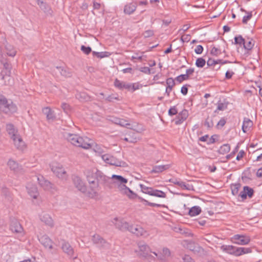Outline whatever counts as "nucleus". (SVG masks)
<instances>
[{"mask_svg":"<svg viewBox=\"0 0 262 262\" xmlns=\"http://www.w3.org/2000/svg\"><path fill=\"white\" fill-rule=\"evenodd\" d=\"M111 179L113 180V183L118 185V184L127 183L128 180L127 179L120 175L113 174Z\"/></svg>","mask_w":262,"mask_h":262,"instance_id":"nucleus-31","label":"nucleus"},{"mask_svg":"<svg viewBox=\"0 0 262 262\" xmlns=\"http://www.w3.org/2000/svg\"><path fill=\"white\" fill-rule=\"evenodd\" d=\"M42 113L46 116V118L49 121H53L56 117L54 112L50 107H46L42 108Z\"/></svg>","mask_w":262,"mask_h":262,"instance_id":"nucleus-26","label":"nucleus"},{"mask_svg":"<svg viewBox=\"0 0 262 262\" xmlns=\"http://www.w3.org/2000/svg\"><path fill=\"white\" fill-rule=\"evenodd\" d=\"M125 184L126 183L118 184V185H117L118 190L123 194H124L125 192L129 188L125 185Z\"/></svg>","mask_w":262,"mask_h":262,"instance_id":"nucleus-46","label":"nucleus"},{"mask_svg":"<svg viewBox=\"0 0 262 262\" xmlns=\"http://www.w3.org/2000/svg\"><path fill=\"white\" fill-rule=\"evenodd\" d=\"M237 247L232 245H222L221 247V249L227 253L232 254L235 256L237 255Z\"/></svg>","mask_w":262,"mask_h":262,"instance_id":"nucleus-22","label":"nucleus"},{"mask_svg":"<svg viewBox=\"0 0 262 262\" xmlns=\"http://www.w3.org/2000/svg\"><path fill=\"white\" fill-rule=\"evenodd\" d=\"M226 123V119L225 118H222L221 120L218 122L216 127L220 128L223 127Z\"/></svg>","mask_w":262,"mask_h":262,"instance_id":"nucleus-63","label":"nucleus"},{"mask_svg":"<svg viewBox=\"0 0 262 262\" xmlns=\"http://www.w3.org/2000/svg\"><path fill=\"white\" fill-rule=\"evenodd\" d=\"M188 248L195 254H201L204 253V249L194 242H190L188 244Z\"/></svg>","mask_w":262,"mask_h":262,"instance_id":"nucleus-21","label":"nucleus"},{"mask_svg":"<svg viewBox=\"0 0 262 262\" xmlns=\"http://www.w3.org/2000/svg\"><path fill=\"white\" fill-rule=\"evenodd\" d=\"M92 241L94 244L97 245L100 248L108 249L110 247V244L98 234L93 235Z\"/></svg>","mask_w":262,"mask_h":262,"instance_id":"nucleus-6","label":"nucleus"},{"mask_svg":"<svg viewBox=\"0 0 262 262\" xmlns=\"http://www.w3.org/2000/svg\"><path fill=\"white\" fill-rule=\"evenodd\" d=\"M39 241L45 247L48 248L50 249H52L53 248V242L48 235H43L41 236L39 238Z\"/></svg>","mask_w":262,"mask_h":262,"instance_id":"nucleus-19","label":"nucleus"},{"mask_svg":"<svg viewBox=\"0 0 262 262\" xmlns=\"http://www.w3.org/2000/svg\"><path fill=\"white\" fill-rule=\"evenodd\" d=\"M232 242L241 245H247L250 242V238L245 235L236 234L232 238Z\"/></svg>","mask_w":262,"mask_h":262,"instance_id":"nucleus-9","label":"nucleus"},{"mask_svg":"<svg viewBox=\"0 0 262 262\" xmlns=\"http://www.w3.org/2000/svg\"><path fill=\"white\" fill-rule=\"evenodd\" d=\"M72 181L75 187L78 190L83 193L86 192V186L80 177L74 176L72 177Z\"/></svg>","mask_w":262,"mask_h":262,"instance_id":"nucleus-8","label":"nucleus"},{"mask_svg":"<svg viewBox=\"0 0 262 262\" xmlns=\"http://www.w3.org/2000/svg\"><path fill=\"white\" fill-rule=\"evenodd\" d=\"M124 194H126L130 199H135L136 198L138 199L141 202H143L145 205H148L151 207H163L164 205H162L161 204L151 203L148 202V201L144 199L143 198L138 196L136 193L134 192L132 190L129 188L125 192Z\"/></svg>","mask_w":262,"mask_h":262,"instance_id":"nucleus-4","label":"nucleus"},{"mask_svg":"<svg viewBox=\"0 0 262 262\" xmlns=\"http://www.w3.org/2000/svg\"><path fill=\"white\" fill-rule=\"evenodd\" d=\"M6 130L11 139L19 135L17 129L12 124H7L6 125Z\"/></svg>","mask_w":262,"mask_h":262,"instance_id":"nucleus-25","label":"nucleus"},{"mask_svg":"<svg viewBox=\"0 0 262 262\" xmlns=\"http://www.w3.org/2000/svg\"><path fill=\"white\" fill-rule=\"evenodd\" d=\"M86 177L87 180L90 185L98 184V182H97L96 178H95V176L92 173V170L88 171Z\"/></svg>","mask_w":262,"mask_h":262,"instance_id":"nucleus-38","label":"nucleus"},{"mask_svg":"<svg viewBox=\"0 0 262 262\" xmlns=\"http://www.w3.org/2000/svg\"><path fill=\"white\" fill-rule=\"evenodd\" d=\"M166 82L167 86H168L170 89H172L176 84L175 81L172 78H167L166 79Z\"/></svg>","mask_w":262,"mask_h":262,"instance_id":"nucleus-51","label":"nucleus"},{"mask_svg":"<svg viewBox=\"0 0 262 262\" xmlns=\"http://www.w3.org/2000/svg\"><path fill=\"white\" fill-rule=\"evenodd\" d=\"M254 194V190L252 188L249 187V186H245L243 188V190L242 191L239 196H240L242 199L244 200L247 199V197L248 196L250 198H251Z\"/></svg>","mask_w":262,"mask_h":262,"instance_id":"nucleus-16","label":"nucleus"},{"mask_svg":"<svg viewBox=\"0 0 262 262\" xmlns=\"http://www.w3.org/2000/svg\"><path fill=\"white\" fill-rule=\"evenodd\" d=\"M8 165L11 170L14 172H18L21 170V166L15 161L9 160L8 162Z\"/></svg>","mask_w":262,"mask_h":262,"instance_id":"nucleus-33","label":"nucleus"},{"mask_svg":"<svg viewBox=\"0 0 262 262\" xmlns=\"http://www.w3.org/2000/svg\"><path fill=\"white\" fill-rule=\"evenodd\" d=\"M1 194L4 196L5 199L9 202L13 200L11 193L9 192L8 189L5 187H2L1 189Z\"/></svg>","mask_w":262,"mask_h":262,"instance_id":"nucleus-34","label":"nucleus"},{"mask_svg":"<svg viewBox=\"0 0 262 262\" xmlns=\"http://www.w3.org/2000/svg\"><path fill=\"white\" fill-rule=\"evenodd\" d=\"M178 114V111L176 106L171 107L168 110V115L172 116Z\"/></svg>","mask_w":262,"mask_h":262,"instance_id":"nucleus-59","label":"nucleus"},{"mask_svg":"<svg viewBox=\"0 0 262 262\" xmlns=\"http://www.w3.org/2000/svg\"><path fill=\"white\" fill-rule=\"evenodd\" d=\"M244 46V48L247 50H250L253 47L254 43L252 42V39H251L250 40L248 41L247 42H246L244 39V43L243 45Z\"/></svg>","mask_w":262,"mask_h":262,"instance_id":"nucleus-50","label":"nucleus"},{"mask_svg":"<svg viewBox=\"0 0 262 262\" xmlns=\"http://www.w3.org/2000/svg\"><path fill=\"white\" fill-rule=\"evenodd\" d=\"M115 86L119 89L120 90H130L132 87V85L128 83L120 81L116 79L114 82Z\"/></svg>","mask_w":262,"mask_h":262,"instance_id":"nucleus-28","label":"nucleus"},{"mask_svg":"<svg viewBox=\"0 0 262 262\" xmlns=\"http://www.w3.org/2000/svg\"><path fill=\"white\" fill-rule=\"evenodd\" d=\"M128 230L137 236H143L146 233L145 230L141 226L138 225H129Z\"/></svg>","mask_w":262,"mask_h":262,"instance_id":"nucleus-14","label":"nucleus"},{"mask_svg":"<svg viewBox=\"0 0 262 262\" xmlns=\"http://www.w3.org/2000/svg\"><path fill=\"white\" fill-rule=\"evenodd\" d=\"M5 49L7 52V54L11 57H14L16 54V51L14 47L10 44L7 43L5 45Z\"/></svg>","mask_w":262,"mask_h":262,"instance_id":"nucleus-37","label":"nucleus"},{"mask_svg":"<svg viewBox=\"0 0 262 262\" xmlns=\"http://www.w3.org/2000/svg\"><path fill=\"white\" fill-rule=\"evenodd\" d=\"M252 125L253 122L250 119L246 118H244L242 125V130L243 132L247 133Z\"/></svg>","mask_w":262,"mask_h":262,"instance_id":"nucleus-35","label":"nucleus"},{"mask_svg":"<svg viewBox=\"0 0 262 262\" xmlns=\"http://www.w3.org/2000/svg\"><path fill=\"white\" fill-rule=\"evenodd\" d=\"M137 5L136 3L132 2L125 5L124 12L127 15L133 14L137 9Z\"/></svg>","mask_w":262,"mask_h":262,"instance_id":"nucleus-24","label":"nucleus"},{"mask_svg":"<svg viewBox=\"0 0 262 262\" xmlns=\"http://www.w3.org/2000/svg\"><path fill=\"white\" fill-rule=\"evenodd\" d=\"M247 15L244 16L243 18L242 23L244 24H246L252 16V12H247Z\"/></svg>","mask_w":262,"mask_h":262,"instance_id":"nucleus-56","label":"nucleus"},{"mask_svg":"<svg viewBox=\"0 0 262 262\" xmlns=\"http://www.w3.org/2000/svg\"><path fill=\"white\" fill-rule=\"evenodd\" d=\"M92 173L95 176L98 184H101L110 187L111 178L105 176L102 172L97 169H93Z\"/></svg>","mask_w":262,"mask_h":262,"instance_id":"nucleus-3","label":"nucleus"},{"mask_svg":"<svg viewBox=\"0 0 262 262\" xmlns=\"http://www.w3.org/2000/svg\"><path fill=\"white\" fill-rule=\"evenodd\" d=\"M78 139V140H77L76 142L77 144H74V146L82 147L84 149H89L91 147V144L88 142L89 139L87 138L84 139L79 137Z\"/></svg>","mask_w":262,"mask_h":262,"instance_id":"nucleus-17","label":"nucleus"},{"mask_svg":"<svg viewBox=\"0 0 262 262\" xmlns=\"http://www.w3.org/2000/svg\"><path fill=\"white\" fill-rule=\"evenodd\" d=\"M140 187L141 189V191L146 194H148V193H150L149 192H151L152 190V187H147L143 184H140Z\"/></svg>","mask_w":262,"mask_h":262,"instance_id":"nucleus-52","label":"nucleus"},{"mask_svg":"<svg viewBox=\"0 0 262 262\" xmlns=\"http://www.w3.org/2000/svg\"><path fill=\"white\" fill-rule=\"evenodd\" d=\"M189 79V77L186 74H181L177 76L176 78V80L179 83H181L184 80H186Z\"/></svg>","mask_w":262,"mask_h":262,"instance_id":"nucleus-54","label":"nucleus"},{"mask_svg":"<svg viewBox=\"0 0 262 262\" xmlns=\"http://www.w3.org/2000/svg\"><path fill=\"white\" fill-rule=\"evenodd\" d=\"M113 223L117 228L121 231L128 230L129 228L128 223L123 220H118L117 218H115Z\"/></svg>","mask_w":262,"mask_h":262,"instance_id":"nucleus-13","label":"nucleus"},{"mask_svg":"<svg viewBox=\"0 0 262 262\" xmlns=\"http://www.w3.org/2000/svg\"><path fill=\"white\" fill-rule=\"evenodd\" d=\"M12 139L18 150L23 151L26 148V144L19 135Z\"/></svg>","mask_w":262,"mask_h":262,"instance_id":"nucleus-15","label":"nucleus"},{"mask_svg":"<svg viewBox=\"0 0 262 262\" xmlns=\"http://www.w3.org/2000/svg\"><path fill=\"white\" fill-rule=\"evenodd\" d=\"M183 190H193V186L191 184H186L183 182V184L181 187Z\"/></svg>","mask_w":262,"mask_h":262,"instance_id":"nucleus-61","label":"nucleus"},{"mask_svg":"<svg viewBox=\"0 0 262 262\" xmlns=\"http://www.w3.org/2000/svg\"><path fill=\"white\" fill-rule=\"evenodd\" d=\"M92 54L93 56H96L99 58H102L104 57H108L110 55V53L107 52H97L95 51H93Z\"/></svg>","mask_w":262,"mask_h":262,"instance_id":"nucleus-44","label":"nucleus"},{"mask_svg":"<svg viewBox=\"0 0 262 262\" xmlns=\"http://www.w3.org/2000/svg\"><path fill=\"white\" fill-rule=\"evenodd\" d=\"M56 68L59 70L62 76L66 77H70L72 76V73L68 69L58 67H56Z\"/></svg>","mask_w":262,"mask_h":262,"instance_id":"nucleus-43","label":"nucleus"},{"mask_svg":"<svg viewBox=\"0 0 262 262\" xmlns=\"http://www.w3.org/2000/svg\"><path fill=\"white\" fill-rule=\"evenodd\" d=\"M139 251H138V255L142 257L147 258L151 257L150 253L151 252L149 247L142 242H140L138 244Z\"/></svg>","mask_w":262,"mask_h":262,"instance_id":"nucleus-7","label":"nucleus"},{"mask_svg":"<svg viewBox=\"0 0 262 262\" xmlns=\"http://www.w3.org/2000/svg\"><path fill=\"white\" fill-rule=\"evenodd\" d=\"M241 187V185L239 184H235L234 185H232L231 186V191L232 193L236 195L238 194L239 189Z\"/></svg>","mask_w":262,"mask_h":262,"instance_id":"nucleus-48","label":"nucleus"},{"mask_svg":"<svg viewBox=\"0 0 262 262\" xmlns=\"http://www.w3.org/2000/svg\"><path fill=\"white\" fill-rule=\"evenodd\" d=\"M179 117H182V120L185 121L188 117V112L186 110H183L179 114Z\"/></svg>","mask_w":262,"mask_h":262,"instance_id":"nucleus-55","label":"nucleus"},{"mask_svg":"<svg viewBox=\"0 0 262 262\" xmlns=\"http://www.w3.org/2000/svg\"><path fill=\"white\" fill-rule=\"evenodd\" d=\"M244 38L242 36V35H239L237 36H235L234 37V43L239 45L241 46L244 43Z\"/></svg>","mask_w":262,"mask_h":262,"instance_id":"nucleus-49","label":"nucleus"},{"mask_svg":"<svg viewBox=\"0 0 262 262\" xmlns=\"http://www.w3.org/2000/svg\"><path fill=\"white\" fill-rule=\"evenodd\" d=\"M127 121L123 119H120L119 120V121L118 122V125H119L121 126L125 127L128 128H131L130 127V124L129 123H127Z\"/></svg>","mask_w":262,"mask_h":262,"instance_id":"nucleus-53","label":"nucleus"},{"mask_svg":"<svg viewBox=\"0 0 262 262\" xmlns=\"http://www.w3.org/2000/svg\"><path fill=\"white\" fill-rule=\"evenodd\" d=\"M210 53L214 56H217L218 55L221 53V51L220 50L217 49V48L213 47L211 50Z\"/></svg>","mask_w":262,"mask_h":262,"instance_id":"nucleus-64","label":"nucleus"},{"mask_svg":"<svg viewBox=\"0 0 262 262\" xmlns=\"http://www.w3.org/2000/svg\"><path fill=\"white\" fill-rule=\"evenodd\" d=\"M26 188L30 195L34 199H36L38 194L36 186L28 184Z\"/></svg>","mask_w":262,"mask_h":262,"instance_id":"nucleus-30","label":"nucleus"},{"mask_svg":"<svg viewBox=\"0 0 262 262\" xmlns=\"http://www.w3.org/2000/svg\"><path fill=\"white\" fill-rule=\"evenodd\" d=\"M5 60H6V59ZM1 62L3 63L4 68L6 70H8V71L6 73V74H8L9 76H10V75L11 74V72H10L11 66L10 65V64L8 62H6L5 61H4L3 62Z\"/></svg>","mask_w":262,"mask_h":262,"instance_id":"nucleus-58","label":"nucleus"},{"mask_svg":"<svg viewBox=\"0 0 262 262\" xmlns=\"http://www.w3.org/2000/svg\"><path fill=\"white\" fill-rule=\"evenodd\" d=\"M170 164L154 166L151 173H160L170 167Z\"/></svg>","mask_w":262,"mask_h":262,"instance_id":"nucleus-29","label":"nucleus"},{"mask_svg":"<svg viewBox=\"0 0 262 262\" xmlns=\"http://www.w3.org/2000/svg\"><path fill=\"white\" fill-rule=\"evenodd\" d=\"M150 192L148 193V195L161 198H165L166 197V193L160 190L155 189L153 188Z\"/></svg>","mask_w":262,"mask_h":262,"instance_id":"nucleus-36","label":"nucleus"},{"mask_svg":"<svg viewBox=\"0 0 262 262\" xmlns=\"http://www.w3.org/2000/svg\"><path fill=\"white\" fill-rule=\"evenodd\" d=\"M125 137L123 138V140L129 143H136L140 139L138 132L135 130L128 131L125 134Z\"/></svg>","mask_w":262,"mask_h":262,"instance_id":"nucleus-11","label":"nucleus"},{"mask_svg":"<svg viewBox=\"0 0 262 262\" xmlns=\"http://www.w3.org/2000/svg\"><path fill=\"white\" fill-rule=\"evenodd\" d=\"M230 150V145L228 144H223L218 150V152L222 155H224L228 152Z\"/></svg>","mask_w":262,"mask_h":262,"instance_id":"nucleus-42","label":"nucleus"},{"mask_svg":"<svg viewBox=\"0 0 262 262\" xmlns=\"http://www.w3.org/2000/svg\"><path fill=\"white\" fill-rule=\"evenodd\" d=\"M101 157L104 161H105L106 163L112 165L119 167H124L126 165V163L125 162L119 160L116 157L109 154L103 155L101 156Z\"/></svg>","mask_w":262,"mask_h":262,"instance_id":"nucleus-5","label":"nucleus"},{"mask_svg":"<svg viewBox=\"0 0 262 262\" xmlns=\"http://www.w3.org/2000/svg\"><path fill=\"white\" fill-rule=\"evenodd\" d=\"M107 119L112 122L118 125L120 118L114 116H108Z\"/></svg>","mask_w":262,"mask_h":262,"instance_id":"nucleus-60","label":"nucleus"},{"mask_svg":"<svg viewBox=\"0 0 262 262\" xmlns=\"http://www.w3.org/2000/svg\"><path fill=\"white\" fill-rule=\"evenodd\" d=\"M41 221L50 228L54 227V222L50 215L47 213H42L40 215Z\"/></svg>","mask_w":262,"mask_h":262,"instance_id":"nucleus-18","label":"nucleus"},{"mask_svg":"<svg viewBox=\"0 0 262 262\" xmlns=\"http://www.w3.org/2000/svg\"><path fill=\"white\" fill-rule=\"evenodd\" d=\"M251 249L249 248L237 247L236 256L242 255L244 254L251 253Z\"/></svg>","mask_w":262,"mask_h":262,"instance_id":"nucleus-41","label":"nucleus"},{"mask_svg":"<svg viewBox=\"0 0 262 262\" xmlns=\"http://www.w3.org/2000/svg\"><path fill=\"white\" fill-rule=\"evenodd\" d=\"M162 254L167 259L170 256V251L168 248H164Z\"/></svg>","mask_w":262,"mask_h":262,"instance_id":"nucleus-62","label":"nucleus"},{"mask_svg":"<svg viewBox=\"0 0 262 262\" xmlns=\"http://www.w3.org/2000/svg\"><path fill=\"white\" fill-rule=\"evenodd\" d=\"M206 63L205 60L203 58H198L196 60L195 65L198 68H203Z\"/></svg>","mask_w":262,"mask_h":262,"instance_id":"nucleus-47","label":"nucleus"},{"mask_svg":"<svg viewBox=\"0 0 262 262\" xmlns=\"http://www.w3.org/2000/svg\"><path fill=\"white\" fill-rule=\"evenodd\" d=\"M81 50L86 55L89 54L92 52V49L90 47H86L84 45L81 46Z\"/></svg>","mask_w":262,"mask_h":262,"instance_id":"nucleus-57","label":"nucleus"},{"mask_svg":"<svg viewBox=\"0 0 262 262\" xmlns=\"http://www.w3.org/2000/svg\"><path fill=\"white\" fill-rule=\"evenodd\" d=\"M40 186L46 190L55 189V187L50 181L45 179L42 176L37 178Z\"/></svg>","mask_w":262,"mask_h":262,"instance_id":"nucleus-12","label":"nucleus"},{"mask_svg":"<svg viewBox=\"0 0 262 262\" xmlns=\"http://www.w3.org/2000/svg\"><path fill=\"white\" fill-rule=\"evenodd\" d=\"M52 171L59 178L66 180L68 174L62 165L58 163L53 162L50 165Z\"/></svg>","mask_w":262,"mask_h":262,"instance_id":"nucleus-2","label":"nucleus"},{"mask_svg":"<svg viewBox=\"0 0 262 262\" xmlns=\"http://www.w3.org/2000/svg\"><path fill=\"white\" fill-rule=\"evenodd\" d=\"M0 110L5 114H11L16 112L17 106L11 100L0 94Z\"/></svg>","mask_w":262,"mask_h":262,"instance_id":"nucleus-1","label":"nucleus"},{"mask_svg":"<svg viewBox=\"0 0 262 262\" xmlns=\"http://www.w3.org/2000/svg\"><path fill=\"white\" fill-rule=\"evenodd\" d=\"M62 251L68 255L72 257L74 254V250L70 244L65 241H63L61 245Z\"/></svg>","mask_w":262,"mask_h":262,"instance_id":"nucleus-20","label":"nucleus"},{"mask_svg":"<svg viewBox=\"0 0 262 262\" xmlns=\"http://www.w3.org/2000/svg\"><path fill=\"white\" fill-rule=\"evenodd\" d=\"M63 136L65 139L73 145L77 144V143H76V140H78V138L80 137L76 134H71L67 132L64 133Z\"/></svg>","mask_w":262,"mask_h":262,"instance_id":"nucleus-23","label":"nucleus"},{"mask_svg":"<svg viewBox=\"0 0 262 262\" xmlns=\"http://www.w3.org/2000/svg\"><path fill=\"white\" fill-rule=\"evenodd\" d=\"M201 212V208L199 206H195L191 207L189 211V214L191 216H195Z\"/></svg>","mask_w":262,"mask_h":262,"instance_id":"nucleus-40","label":"nucleus"},{"mask_svg":"<svg viewBox=\"0 0 262 262\" xmlns=\"http://www.w3.org/2000/svg\"><path fill=\"white\" fill-rule=\"evenodd\" d=\"M10 228L13 232L16 233H21L23 230L20 223L16 220H14L11 222Z\"/></svg>","mask_w":262,"mask_h":262,"instance_id":"nucleus-27","label":"nucleus"},{"mask_svg":"<svg viewBox=\"0 0 262 262\" xmlns=\"http://www.w3.org/2000/svg\"><path fill=\"white\" fill-rule=\"evenodd\" d=\"M215 117V115L213 116H211V117H209L208 116L205 122H204V125L205 126L207 127V128L208 129H210L211 128H212V127L214 125V120H213V118Z\"/></svg>","mask_w":262,"mask_h":262,"instance_id":"nucleus-39","label":"nucleus"},{"mask_svg":"<svg viewBox=\"0 0 262 262\" xmlns=\"http://www.w3.org/2000/svg\"><path fill=\"white\" fill-rule=\"evenodd\" d=\"M36 2L40 8L47 14L51 13V8L50 6L41 0H36Z\"/></svg>","mask_w":262,"mask_h":262,"instance_id":"nucleus-32","label":"nucleus"},{"mask_svg":"<svg viewBox=\"0 0 262 262\" xmlns=\"http://www.w3.org/2000/svg\"><path fill=\"white\" fill-rule=\"evenodd\" d=\"M99 189V185L98 184L90 185V189L85 194L91 199H97L99 195L98 193Z\"/></svg>","mask_w":262,"mask_h":262,"instance_id":"nucleus-10","label":"nucleus"},{"mask_svg":"<svg viewBox=\"0 0 262 262\" xmlns=\"http://www.w3.org/2000/svg\"><path fill=\"white\" fill-rule=\"evenodd\" d=\"M228 103L225 102L223 103L219 101L217 103V107L216 110L214 111V113H216L217 110L219 111H223L227 108Z\"/></svg>","mask_w":262,"mask_h":262,"instance_id":"nucleus-45","label":"nucleus"}]
</instances>
